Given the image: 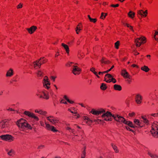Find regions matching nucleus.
<instances>
[{"label": "nucleus", "instance_id": "obj_1", "mask_svg": "<svg viewBox=\"0 0 158 158\" xmlns=\"http://www.w3.org/2000/svg\"><path fill=\"white\" fill-rule=\"evenodd\" d=\"M90 112L92 114L96 116L102 114V117L103 119V120L106 121H112V117H113V115L110 112H106L104 109L102 108L97 110L94 109H92Z\"/></svg>", "mask_w": 158, "mask_h": 158}, {"label": "nucleus", "instance_id": "obj_2", "mask_svg": "<svg viewBox=\"0 0 158 158\" xmlns=\"http://www.w3.org/2000/svg\"><path fill=\"white\" fill-rule=\"evenodd\" d=\"M16 124L19 129L21 131H24L28 129H31L32 128L31 126L28 123L27 121L23 118H21L18 120Z\"/></svg>", "mask_w": 158, "mask_h": 158}, {"label": "nucleus", "instance_id": "obj_3", "mask_svg": "<svg viewBox=\"0 0 158 158\" xmlns=\"http://www.w3.org/2000/svg\"><path fill=\"white\" fill-rule=\"evenodd\" d=\"M113 118L117 122L127 125L129 127H135L134 125L131 122L126 121L125 118L122 116H119L118 115H113Z\"/></svg>", "mask_w": 158, "mask_h": 158}, {"label": "nucleus", "instance_id": "obj_4", "mask_svg": "<svg viewBox=\"0 0 158 158\" xmlns=\"http://www.w3.org/2000/svg\"><path fill=\"white\" fill-rule=\"evenodd\" d=\"M151 133L155 137H158V122L155 121L152 124Z\"/></svg>", "mask_w": 158, "mask_h": 158}, {"label": "nucleus", "instance_id": "obj_5", "mask_svg": "<svg viewBox=\"0 0 158 158\" xmlns=\"http://www.w3.org/2000/svg\"><path fill=\"white\" fill-rule=\"evenodd\" d=\"M23 114L31 118L35 121L37 122L39 120V118L37 116L35 115L34 113L29 111H25L24 112Z\"/></svg>", "mask_w": 158, "mask_h": 158}, {"label": "nucleus", "instance_id": "obj_6", "mask_svg": "<svg viewBox=\"0 0 158 158\" xmlns=\"http://www.w3.org/2000/svg\"><path fill=\"white\" fill-rule=\"evenodd\" d=\"M0 138L3 140L10 142L13 141L15 139V138L13 136L8 134L1 135Z\"/></svg>", "mask_w": 158, "mask_h": 158}, {"label": "nucleus", "instance_id": "obj_7", "mask_svg": "<svg viewBox=\"0 0 158 158\" xmlns=\"http://www.w3.org/2000/svg\"><path fill=\"white\" fill-rule=\"evenodd\" d=\"M46 61L47 60L44 57L41 58L38 60L34 62V67L35 69H37V67L40 68L41 64Z\"/></svg>", "mask_w": 158, "mask_h": 158}, {"label": "nucleus", "instance_id": "obj_8", "mask_svg": "<svg viewBox=\"0 0 158 158\" xmlns=\"http://www.w3.org/2000/svg\"><path fill=\"white\" fill-rule=\"evenodd\" d=\"M43 83L44 88L48 89L50 87V83L47 76H45L44 77Z\"/></svg>", "mask_w": 158, "mask_h": 158}, {"label": "nucleus", "instance_id": "obj_9", "mask_svg": "<svg viewBox=\"0 0 158 158\" xmlns=\"http://www.w3.org/2000/svg\"><path fill=\"white\" fill-rule=\"evenodd\" d=\"M135 43L137 47H139L141 44L145 43V38L142 37L137 38L135 40Z\"/></svg>", "mask_w": 158, "mask_h": 158}, {"label": "nucleus", "instance_id": "obj_10", "mask_svg": "<svg viewBox=\"0 0 158 158\" xmlns=\"http://www.w3.org/2000/svg\"><path fill=\"white\" fill-rule=\"evenodd\" d=\"M9 121L7 120L4 119L0 122V129H3L9 127Z\"/></svg>", "mask_w": 158, "mask_h": 158}, {"label": "nucleus", "instance_id": "obj_11", "mask_svg": "<svg viewBox=\"0 0 158 158\" xmlns=\"http://www.w3.org/2000/svg\"><path fill=\"white\" fill-rule=\"evenodd\" d=\"M77 64H76L73 68L72 73L75 75L79 74L81 71L80 68L77 65Z\"/></svg>", "mask_w": 158, "mask_h": 158}, {"label": "nucleus", "instance_id": "obj_12", "mask_svg": "<svg viewBox=\"0 0 158 158\" xmlns=\"http://www.w3.org/2000/svg\"><path fill=\"white\" fill-rule=\"evenodd\" d=\"M47 119L50 122L54 125H55L56 123H58L59 121L58 118L53 116L47 117Z\"/></svg>", "mask_w": 158, "mask_h": 158}, {"label": "nucleus", "instance_id": "obj_13", "mask_svg": "<svg viewBox=\"0 0 158 158\" xmlns=\"http://www.w3.org/2000/svg\"><path fill=\"white\" fill-rule=\"evenodd\" d=\"M45 124L46 125L45 127L47 130L51 131L53 132L58 131V130L56 129L54 126L50 125L49 124L47 123L46 122H45Z\"/></svg>", "mask_w": 158, "mask_h": 158}, {"label": "nucleus", "instance_id": "obj_14", "mask_svg": "<svg viewBox=\"0 0 158 158\" xmlns=\"http://www.w3.org/2000/svg\"><path fill=\"white\" fill-rule=\"evenodd\" d=\"M143 99L142 96L140 94H137L135 95V99L136 102L137 104H140L141 103Z\"/></svg>", "mask_w": 158, "mask_h": 158}, {"label": "nucleus", "instance_id": "obj_15", "mask_svg": "<svg viewBox=\"0 0 158 158\" xmlns=\"http://www.w3.org/2000/svg\"><path fill=\"white\" fill-rule=\"evenodd\" d=\"M121 74L123 76V77L125 78H128L131 79V76L129 74V73L125 69H123L122 70Z\"/></svg>", "mask_w": 158, "mask_h": 158}, {"label": "nucleus", "instance_id": "obj_16", "mask_svg": "<svg viewBox=\"0 0 158 158\" xmlns=\"http://www.w3.org/2000/svg\"><path fill=\"white\" fill-rule=\"evenodd\" d=\"M134 123L135 124V127H142L143 126V123L140 120L135 119L134 120Z\"/></svg>", "mask_w": 158, "mask_h": 158}, {"label": "nucleus", "instance_id": "obj_17", "mask_svg": "<svg viewBox=\"0 0 158 158\" xmlns=\"http://www.w3.org/2000/svg\"><path fill=\"white\" fill-rule=\"evenodd\" d=\"M137 14L138 15H140L142 17H145L147 15V10H146L145 11L142 10H139L137 12Z\"/></svg>", "mask_w": 158, "mask_h": 158}, {"label": "nucleus", "instance_id": "obj_18", "mask_svg": "<svg viewBox=\"0 0 158 158\" xmlns=\"http://www.w3.org/2000/svg\"><path fill=\"white\" fill-rule=\"evenodd\" d=\"M112 77V76L109 74H106L105 77L104 79L105 81L107 82L110 83L111 81V80Z\"/></svg>", "mask_w": 158, "mask_h": 158}, {"label": "nucleus", "instance_id": "obj_19", "mask_svg": "<svg viewBox=\"0 0 158 158\" xmlns=\"http://www.w3.org/2000/svg\"><path fill=\"white\" fill-rule=\"evenodd\" d=\"M6 151L8 155L10 156H13L15 154V151L13 149H7Z\"/></svg>", "mask_w": 158, "mask_h": 158}, {"label": "nucleus", "instance_id": "obj_20", "mask_svg": "<svg viewBox=\"0 0 158 158\" xmlns=\"http://www.w3.org/2000/svg\"><path fill=\"white\" fill-rule=\"evenodd\" d=\"M37 29L36 27L32 26L29 28H27V30L30 34H32Z\"/></svg>", "mask_w": 158, "mask_h": 158}, {"label": "nucleus", "instance_id": "obj_21", "mask_svg": "<svg viewBox=\"0 0 158 158\" xmlns=\"http://www.w3.org/2000/svg\"><path fill=\"white\" fill-rule=\"evenodd\" d=\"M35 112L43 115H45L47 113L46 111L42 110H38V109H35Z\"/></svg>", "mask_w": 158, "mask_h": 158}, {"label": "nucleus", "instance_id": "obj_22", "mask_svg": "<svg viewBox=\"0 0 158 158\" xmlns=\"http://www.w3.org/2000/svg\"><path fill=\"white\" fill-rule=\"evenodd\" d=\"M82 27V25L81 23H79L77 26L76 28V31L77 34H79L80 31L81 30Z\"/></svg>", "mask_w": 158, "mask_h": 158}, {"label": "nucleus", "instance_id": "obj_23", "mask_svg": "<svg viewBox=\"0 0 158 158\" xmlns=\"http://www.w3.org/2000/svg\"><path fill=\"white\" fill-rule=\"evenodd\" d=\"M44 91L42 90L38 89L36 93V95L40 98H42Z\"/></svg>", "mask_w": 158, "mask_h": 158}, {"label": "nucleus", "instance_id": "obj_24", "mask_svg": "<svg viewBox=\"0 0 158 158\" xmlns=\"http://www.w3.org/2000/svg\"><path fill=\"white\" fill-rule=\"evenodd\" d=\"M135 15V13L131 10H130L127 14L128 17L132 19L134 18Z\"/></svg>", "mask_w": 158, "mask_h": 158}, {"label": "nucleus", "instance_id": "obj_25", "mask_svg": "<svg viewBox=\"0 0 158 158\" xmlns=\"http://www.w3.org/2000/svg\"><path fill=\"white\" fill-rule=\"evenodd\" d=\"M49 97L48 93L44 91L43 94V97L42 98L48 100L49 98Z\"/></svg>", "mask_w": 158, "mask_h": 158}, {"label": "nucleus", "instance_id": "obj_26", "mask_svg": "<svg viewBox=\"0 0 158 158\" xmlns=\"http://www.w3.org/2000/svg\"><path fill=\"white\" fill-rule=\"evenodd\" d=\"M142 121L146 125H148L149 124V121L147 119L145 116L142 117Z\"/></svg>", "mask_w": 158, "mask_h": 158}, {"label": "nucleus", "instance_id": "obj_27", "mask_svg": "<svg viewBox=\"0 0 158 158\" xmlns=\"http://www.w3.org/2000/svg\"><path fill=\"white\" fill-rule=\"evenodd\" d=\"M114 88L115 90L118 91H121L122 89L121 86L120 85L117 84L114 85Z\"/></svg>", "mask_w": 158, "mask_h": 158}, {"label": "nucleus", "instance_id": "obj_28", "mask_svg": "<svg viewBox=\"0 0 158 158\" xmlns=\"http://www.w3.org/2000/svg\"><path fill=\"white\" fill-rule=\"evenodd\" d=\"M84 121L89 125L91 124L92 122V121L87 117H85Z\"/></svg>", "mask_w": 158, "mask_h": 158}, {"label": "nucleus", "instance_id": "obj_29", "mask_svg": "<svg viewBox=\"0 0 158 158\" xmlns=\"http://www.w3.org/2000/svg\"><path fill=\"white\" fill-rule=\"evenodd\" d=\"M62 46L64 48V49L66 51L67 53L68 54L69 53V50L68 46L64 43L62 44Z\"/></svg>", "mask_w": 158, "mask_h": 158}, {"label": "nucleus", "instance_id": "obj_30", "mask_svg": "<svg viewBox=\"0 0 158 158\" xmlns=\"http://www.w3.org/2000/svg\"><path fill=\"white\" fill-rule=\"evenodd\" d=\"M141 69L142 70L145 71L146 72H148L150 70V69L146 65H144L141 68Z\"/></svg>", "mask_w": 158, "mask_h": 158}, {"label": "nucleus", "instance_id": "obj_31", "mask_svg": "<svg viewBox=\"0 0 158 158\" xmlns=\"http://www.w3.org/2000/svg\"><path fill=\"white\" fill-rule=\"evenodd\" d=\"M13 75V71L11 69H9L7 72L6 74L7 77H11Z\"/></svg>", "mask_w": 158, "mask_h": 158}, {"label": "nucleus", "instance_id": "obj_32", "mask_svg": "<svg viewBox=\"0 0 158 158\" xmlns=\"http://www.w3.org/2000/svg\"><path fill=\"white\" fill-rule=\"evenodd\" d=\"M148 154L152 158H158V156L150 152H148Z\"/></svg>", "mask_w": 158, "mask_h": 158}, {"label": "nucleus", "instance_id": "obj_33", "mask_svg": "<svg viewBox=\"0 0 158 158\" xmlns=\"http://www.w3.org/2000/svg\"><path fill=\"white\" fill-rule=\"evenodd\" d=\"M66 128L67 130H69L70 132L72 133L73 134L75 135L76 134L75 130L73 129H72L70 127L68 126L66 127Z\"/></svg>", "mask_w": 158, "mask_h": 158}, {"label": "nucleus", "instance_id": "obj_34", "mask_svg": "<svg viewBox=\"0 0 158 158\" xmlns=\"http://www.w3.org/2000/svg\"><path fill=\"white\" fill-rule=\"evenodd\" d=\"M90 71L93 72L98 78L100 77L99 76L97 72L95 71V69L94 67H92L90 69Z\"/></svg>", "mask_w": 158, "mask_h": 158}, {"label": "nucleus", "instance_id": "obj_35", "mask_svg": "<svg viewBox=\"0 0 158 158\" xmlns=\"http://www.w3.org/2000/svg\"><path fill=\"white\" fill-rule=\"evenodd\" d=\"M101 66H103V64H106L108 63V61L106 60L105 58L103 57L101 60Z\"/></svg>", "mask_w": 158, "mask_h": 158}, {"label": "nucleus", "instance_id": "obj_36", "mask_svg": "<svg viewBox=\"0 0 158 158\" xmlns=\"http://www.w3.org/2000/svg\"><path fill=\"white\" fill-rule=\"evenodd\" d=\"M124 25L125 26H126L127 27L129 28L133 32H134V31L133 28V27L132 26L130 25L129 24L127 23H124Z\"/></svg>", "mask_w": 158, "mask_h": 158}, {"label": "nucleus", "instance_id": "obj_37", "mask_svg": "<svg viewBox=\"0 0 158 158\" xmlns=\"http://www.w3.org/2000/svg\"><path fill=\"white\" fill-rule=\"evenodd\" d=\"M88 17L90 21L91 22L95 23L97 21V20L96 19H92L91 18L89 15H88Z\"/></svg>", "mask_w": 158, "mask_h": 158}, {"label": "nucleus", "instance_id": "obj_38", "mask_svg": "<svg viewBox=\"0 0 158 158\" xmlns=\"http://www.w3.org/2000/svg\"><path fill=\"white\" fill-rule=\"evenodd\" d=\"M64 98L69 102L71 104H73L74 103V102L72 100H69L66 96H64Z\"/></svg>", "mask_w": 158, "mask_h": 158}, {"label": "nucleus", "instance_id": "obj_39", "mask_svg": "<svg viewBox=\"0 0 158 158\" xmlns=\"http://www.w3.org/2000/svg\"><path fill=\"white\" fill-rule=\"evenodd\" d=\"M100 88L102 90H104L106 89L107 87L106 84L103 83L102 84Z\"/></svg>", "mask_w": 158, "mask_h": 158}, {"label": "nucleus", "instance_id": "obj_40", "mask_svg": "<svg viewBox=\"0 0 158 158\" xmlns=\"http://www.w3.org/2000/svg\"><path fill=\"white\" fill-rule=\"evenodd\" d=\"M44 75L43 73L40 70L38 71L37 73V75L38 77H43Z\"/></svg>", "mask_w": 158, "mask_h": 158}, {"label": "nucleus", "instance_id": "obj_41", "mask_svg": "<svg viewBox=\"0 0 158 158\" xmlns=\"http://www.w3.org/2000/svg\"><path fill=\"white\" fill-rule=\"evenodd\" d=\"M154 37L156 41H158V31H155Z\"/></svg>", "mask_w": 158, "mask_h": 158}, {"label": "nucleus", "instance_id": "obj_42", "mask_svg": "<svg viewBox=\"0 0 158 158\" xmlns=\"http://www.w3.org/2000/svg\"><path fill=\"white\" fill-rule=\"evenodd\" d=\"M151 116L154 117H158V113H152L149 114V117L151 118Z\"/></svg>", "mask_w": 158, "mask_h": 158}, {"label": "nucleus", "instance_id": "obj_43", "mask_svg": "<svg viewBox=\"0 0 158 158\" xmlns=\"http://www.w3.org/2000/svg\"><path fill=\"white\" fill-rule=\"evenodd\" d=\"M85 147L84 150L82 152V153L81 154V158H85Z\"/></svg>", "mask_w": 158, "mask_h": 158}, {"label": "nucleus", "instance_id": "obj_44", "mask_svg": "<svg viewBox=\"0 0 158 158\" xmlns=\"http://www.w3.org/2000/svg\"><path fill=\"white\" fill-rule=\"evenodd\" d=\"M113 148V149H114V151L118 153V152L119 151L118 149L117 148V147L115 145H114L113 144H111Z\"/></svg>", "mask_w": 158, "mask_h": 158}, {"label": "nucleus", "instance_id": "obj_45", "mask_svg": "<svg viewBox=\"0 0 158 158\" xmlns=\"http://www.w3.org/2000/svg\"><path fill=\"white\" fill-rule=\"evenodd\" d=\"M106 14L103 13H102L101 15L100 16V18L102 19H104L105 18L106 16Z\"/></svg>", "mask_w": 158, "mask_h": 158}, {"label": "nucleus", "instance_id": "obj_46", "mask_svg": "<svg viewBox=\"0 0 158 158\" xmlns=\"http://www.w3.org/2000/svg\"><path fill=\"white\" fill-rule=\"evenodd\" d=\"M119 45V42L118 41H117L115 43V47L116 48L118 49V47Z\"/></svg>", "mask_w": 158, "mask_h": 158}, {"label": "nucleus", "instance_id": "obj_47", "mask_svg": "<svg viewBox=\"0 0 158 158\" xmlns=\"http://www.w3.org/2000/svg\"><path fill=\"white\" fill-rule=\"evenodd\" d=\"M135 114L134 112H131L129 113V116L130 117H132L135 116Z\"/></svg>", "mask_w": 158, "mask_h": 158}, {"label": "nucleus", "instance_id": "obj_48", "mask_svg": "<svg viewBox=\"0 0 158 158\" xmlns=\"http://www.w3.org/2000/svg\"><path fill=\"white\" fill-rule=\"evenodd\" d=\"M69 110L72 113L76 114L77 113L76 110H72L71 109H69Z\"/></svg>", "mask_w": 158, "mask_h": 158}, {"label": "nucleus", "instance_id": "obj_49", "mask_svg": "<svg viewBox=\"0 0 158 158\" xmlns=\"http://www.w3.org/2000/svg\"><path fill=\"white\" fill-rule=\"evenodd\" d=\"M74 63L73 62H69L66 64V66L68 67H70L71 66L72 64H74Z\"/></svg>", "mask_w": 158, "mask_h": 158}, {"label": "nucleus", "instance_id": "obj_50", "mask_svg": "<svg viewBox=\"0 0 158 158\" xmlns=\"http://www.w3.org/2000/svg\"><path fill=\"white\" fill-rule=\"evenodd\" d=\"M56 78V76H51L50 77V79L53 82H54L55 81V80Z\"/></svg>", "mask_w": 158, "mask_h": 158}, {"label": "nucleus", "instance_id": "obj_51", "mask_svg": "<svg viewBox=\"0 0 158 158\" xmlns=\"http://www.w3.org/2000/svg\"><path fill=\"white\" fill-rule=\"evenodd\" d=\"M84 55L82 53H79L78 55V57L79 58H83L84 57Z\"/></svg>", "mask_w": 158, "mask_h": 158}, {"label": "nucleus", "instance_id": "obj_52", "mask_svg": "<svg viewBox=\"0 0 158 158\" xmlns=\"http://www.w3.org/2000/svg\"><path fill=\"white\" fill-rule=\"evenodd\" d=\"M78 136V135H75V137H73V140H75L76 139H77V140H78V141H80V140H81V139H80V138H77H77H76V136Z\"/></svg>", "mask_w": 158, "mask_h": 158}, {"label": "nucleus", "instance_id": "obj_53", "mask_svg": "<svg viewBox=\"0 0 158 158\" xmlns=\"http://www.w3.org/2000/svg\"><path fill=\"white\" fill-rule=\"evenodd\" d=\"M23 7V4L20 3L17 6V8L18 9L21 8Z\"/></svg>", "mask_w": 158, "mask_h": 158}, {"label": "nucleus", "instance_id": "obj_54", "mask_svg": "<svg viewBox=\"0 0 158 158\" xmlns=\"http://www.w3.org/2000/svg\"><path fill=\"white\" fill-rule=\"evenodd\" d=\"M60 103H64V104H67V102L64 99H62L60 101Z\"/></svg>", "mask_w": 158, "mask_h": 158}, {"label": "nucleus", "instance_id": "obj_55", "mask_svg": "<svg viewBox=\"0 0 158 158\" xmlns=\"http://www.w3.org/2000/svg\"><path fill=\"white\" fill-rule=\"evenodd\" d=\"M111 80V82H113L114 83H115L116 82V80L115 79L113 78L112 77Z\"/></svg>", "mask_w": 158, "mask_h": 158}, {"label": "nucleus", "instance_id": "obj_56", "mask_svg": "<svg viewBox=\"0 0 158 158\" xmlns=\"http://www.w3.org/2000/svg\"><path fill=\"white\" fill-rule=\"evenodd\" d=\"M73 127L75 129H76V128H77L78 129H81L80 127L76 124H75L74 125Z\"/></svg>", "mask_w": 158, "mask_h": 158}, {"label": "nucleus", "instance_id": "obj_57", "mask_svg": "<svg viewBox=\"0 0 158 158\" xmlns=\"http://www.w3.org/2000/svg\"><path fill=\"white\" fill-rule=\"evenodd\" d=\"M118 6H119V4H116V5L112 4L111 5V6L112 7H117Z\"/></svg>", "mask_w": 158, "mask_h": 158}, {"label": "nucleus", "instance_id": "obj_58", "mask_svg": "<svg viewBox=\"0 0 158 158\" xmlns=\"http://www.w3.org/2000/svg\"><path fill=\"white\" fill-rule=\"evenodd\" d=\"M126 129L128 130H129L130 131H133V130H131L129 127V126H126Z\"/></svg>", "mask_w": 158, "mask_h": 158}, {"label": "nucleus", "instance_id": "obj_59", "mask_svg": "<svg viewBox=\"0 0 158 158\" xmlns=\"http://www.w3.org/2000/svg\"><path fill=\"white\" fill-rule=\"evenodd\" d=\"M40 124L42 126L44 127L45 124L44 122H43V121L40 122Z\"/></svg>", "mask_w": 158, "mask_h": 158}, {"label": "nucleus", "instance_id": "obj_60", "mask_svg": "<svg viewBox=\"0 0 158 158\" xmlns=\"http://www.w3.org/2000/svg\"><path fill=\"white\" fill-rule=\"evenodd\" d=\"M101 121H102L101 120H100L99 119H97L96 120H95V121H96L98 123H100L101 122Z\"/></svg>", "mask_w": 158, "mask_h": 158}, {"label": "nucleus", "instance_id": "obj_61", "mask_svg": "<svg viewBox=\"0 0 158 158\" xmlns=\"http://www.w3.org/2000/svg\"><path fill=\"white\" fill-rule=\"evenodd\" d=\"M127 82H128L129 84H130L131 82V79H128L127 80Z\"/></svg>", "mask_w": 158, "mask_h": 158}, {"label": "nucleus", "instance_id": "obj_62", "mask_svg": "<svg viewBox=\"0 0 158 158\" xmlns=\"http://www.w3.org/2000/svg\"><path fill=\"white\" fill-rule=\"evenodd\" d=\"M134 54L135 55H136L139 54V52H137L136 51H135L134 52Z\"/></svg>", "mask_w": 158, "mask_h": 158}, {"label": "nucleus", "instance_id": "obj_63", "mask_svg": "<svg viewBox=\"0 0 158 158\" xmlns=\"http://www.w3.org/2000/svg\"><path fill=\"white\" fill-rule=\"evenodd\" d=\"M150 60H151V55H148L146 56Z\"/></svg>", "mask_w": 158, "mask_h": 158}, {"label": "nucleus", "instance_id": "obj_64", "mask_svg": "<svg viewBox=\"0 0 158 158\" xmlns=\"http://www.w3.org/2000/svg\"><path fill=\"white\" fill-rule=\"evenodd\" d=\"M7 110L11 111H14V110L11 108L9 107L7 109Z\"/></svg>", "mask_w": 158, "mask_h": 158}]
</instances>
